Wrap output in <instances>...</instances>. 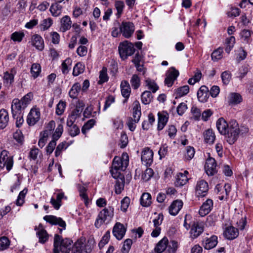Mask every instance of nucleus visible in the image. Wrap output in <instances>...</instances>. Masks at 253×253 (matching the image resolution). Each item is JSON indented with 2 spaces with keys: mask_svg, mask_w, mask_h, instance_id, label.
Returning a JSON list of instances; mask_svg holds the SVG:
<instances>
[{
  "mask_svg": "<svg viewBox=\"0 0 253 253\" xmlns=\"http://www.w3.org/2000/svg\"><path fill=\"white\" fill-rule=\"evenodd\" d=\"M216 127L220 134L226 135V140L230 144L235 142L240 132H247L248 131V128L244 126L240 128L235 120H232L228 124L223 118H220L217 121Z\"/></svg>",
  "mask_w": 253,
  "mask_h": 253,
  "instance_id": "f257e3e1",
  "label": "nucleus"
},
{
  "mask_svg": "<svg viewBox=\"0 0 253 253\" xmlns=\"http://www.w3.org/2000/svg\"><path fill=\"white\" fill-rule=\"evenodd\" d=\"M114 216V208L108 207L102 210L98 214L94 225L99 228L103 224H108L112 220Z\"/></svg>",
  "mask_w": 253,
  "mask_h": 253,
  "instance_id": "f03ea898",
  "label": "nucleus"
},
{
  "mask_svg": "<svg viewBox=\"0 0 253 253\" xmlns=\"http://www.w3.org/2000/svg\"><path fill=\"white\" fill-rule=\"evenodd\" d=\"M118 48L120 57L123 60H125L128 56L132 55L135 51L133 44L126 41L120 43Z\"/></svg>",
  "mask_w": 253,
  "mask_h": 253,
  "instance_id": "7ed1b4c3",
  "label": "nucleus"
},
{
  "mask_svg": "<svg viewBox=\"0 0 253 253\" xmlns=\"http://www.w3.org/2000/svg\"><path fill=\"white\" fill-rule=\"evenodd\" d=\"M92 247L90 244L84 243V239L78 240L72 247L71 253H90Z\"/></svg>",
  "mask_w": 253,
  "mask_h": 253,
  "instance_id": "20e7f679",
  "label": "nucleus"
},
{
  "mask_svg": "<svg viewBox=\"0 0 253 253\" xmlns=\"http://www.w3.org/2000/svg\"><path fill=\"white\" fill-rule=\"evenodd\" d=\"M128 156L126 153L122 154V158L115 157L112 163V168L114 169L125 170L128 164Z\"/></svg>",
  "mask_w": 253,
  "mask_h": 253,
  "instance_id": "39448f33",
  "label": "nucleus"
},
{
  "mask_svg": "<svg viewBox=\"0 0 253 253\" xmlns=\"http://www.w3.org/2000/svg\"><path fill=\"white\" fill-rule=\"evenodd\" d=\"M8 152L6 150H3L0 155V169H2L6 167L8 171H9L13 164L12 157L8 156Z\"/></svg>",
  "mask_w": 253,
  "mask_h": 253,
  "instance_id": "423d86ee",
  "label": "nucleus"
},
{
  "mask_svg": "<svg viewBox=\"0 0 253 253\" xmlns=\"http://www.w3.org/2000/svg\"><path fill=\"white\" fill-rule=\"evenodd\" d=\"M84 104L82 102H79L76 108L72 111L70 115H69L67 121V126L72 125L74 123L76 119L79 118L82 112Z\"/></svg>",
  "mask_w": 253,
  "mask_h": 253,
  "instance_id": "0eeeda50",
  "label": "nucleus"
},
{
  "mask_svg": "<svg viewBox=\"0 0 253 253\" xmlns=\"http://www.w3.org/2000/svg\"><path fill=\"white\" fill-rule=\"evenodd\" d=\"M134 25L131 22H123L120 26V32L126 38H129L134 32Z\"/></svg>",
  "mask_w": 253,
  "mask_h": 253,
  "instance_id": "6e6552de",
  "label": "nucleus"
},
{
  "mask_svg": "<svg viewBox=\"0 0 253 253\" xmlns=\"http://www.w3.org/2000/svg\"><path fill=\"white\" fill-rule=\"evenodd\" d=\"M209 190V185L207 181L204 180H199L196 186V193L197 196L203 197L205 196Z\"/></svg>",
  "mask_w": 253,
  "mask_h": 253,
  "instance_id": "1a4fd4ad",
  "label": "nucleus"
},
{
  "mask_svg": "<svg viewBox=\"0 0 253 253\" xmlns=\"http://www.w3.org/2000/svg\"><path fill=\"white\" fill-rule=\"evenodd\" d=\"M179 75V72L174 67L170 68L168 71L165 80V84L169 87L171 86L174 81Z\"/></svg>",
  "mask_w": 253,
  "mask_h": 253,
  "instance_id": "9d476101",
  "label": "nucleus"
},
{
  "mask_svg": "<svg viewBox=\"0 0 253 253\" xmlns=\"http://www.w3.org/2000/svg\"><path fill=\"white\" fill-rule=\"evenodd\" d=\"M25 108V105L19 99H14L11 104V111L13 117L15 118L18 114H22V110Z\"/></svg>",
  "mask_w": 253,
  "mask_h": 253,
  "instance_id": "9b49d317",
  "label": "nucleus"
},
{
  "mask_svg": "<svg viewBox=\"0 0 253 253\" xmlns=\"http://www.w3.org/2000/svg\"><path fill=\"white\" fill-rule=\"evenodd\" d=\"M204 231V226L198 222H194L190 231V237L193 239L199 237Z\"/></svg>",
  "mask_w": 253,
  "mask_h": 253,
  "instance_id": "f8f14e48",
  "label": "nucleus"
},
{
  "mask_svg": "<svg viewBox=\"0 0 253 253\" xmlns=\"http://www.w3.org/2000/svg\"><path fill=\"white\" fill-rule=\"evenodd\" d=\"M40 118V112L39 109L33 108L27 116V122L30 126H34L39 121Z\"/></svg>",
  "mask_w": 253,
  "mask_h": 253,
  "instance_id": "ddd939ff",
  "label": "nucleus"
},
{
  "mask_svg": "<svg viewBox=\"0 0 253 253\" xmlns=\"http://www.w3.org/2000/svg\"><path fill=\"white\" fill-rule=\"evenodd\" d=\"M205 168L208 175H213L217 172L216 163L212 158H209L207 160Z\"/></svg>",
  "mask_w": 253,
  "mask_h": 253,
  "instance_id": "4468645a",
  "label": "nucleus"
},
{
  "mask_svg": "<svg viewBox=\"0 0 253 253\" xmlns=\"http://www.w3.org/2000/svg\"><path fill=\"white\" fill-rule=\"evenodd\" d=\"M153 152L148 148L144 149L142 152L141 161L146 166H150L153 162Z\"/></svg>",
  "mask_w": 253,
  "mask_h": 253,
  "instance_id": "2eb2a0df",
  "label": "nucleus"
},
{
  "mask_svg": "<svg viewBox=\"0 0 253 253\" xmlns=\"http://www.w3.org/2000/svg\"><path fill=\"white\" fill-rule=\"evenodd\" d=\"M126 232V228L120 222L116 223L113 227V234L118 240H121L124 237Z\"/></svg>",
  "mask_w": 253,
  "mask_h": 253,
  "instance_id": "dca6fc26",
  "label": "nucleus"
},
{
  "mask_svg": "<svg viewBox=\"0 0 253 253\" xmlns=\"http://www.w3.org/2000/svg\"><path fill=\"white\" fill-rule=\"evenodd\" d=\"M43 219L51 224L58 225L63 229L66 228L65 222L60 217H57L54 215H45Z\"/></svg>",
  "mask_w": 253,
  "mask_h": 253,
  "instance_id": "f3484780",
  "label": "nucleus"
},
{
  "mask_svg": "<svg viewBox=\"0 0 253 253\" xmlns=\"http://www.w3.org/2000/svg\"><path fill=\"white\" fill-rule=\"evenodd\" d=\"M31 44L39 50L44 48V42L42 37L38 34L34 35L31 38Z\"/></svg>",
  "mask_w": 253,
  "mask_h": 253,
  "instance_id": "a211bd4d",
  "label": "nucleus"
},
{
  "mask_svg": "<svg viewBox=\"0 0 253 253\" xmlns=\"http://www.w3.org/2000/svg\"><path fill=\"white\" fill-rule=\"evenodd\" d=\"M158 123L157 128L159 130H161L164 128L168 122L169 114L167 112L163 111L162 112L158 113Z\"/></svg>",
  "mask_w": 253,
  "mask_h": 253,
  "instance_id": "6ab92c4d",
  "label": "nucleus"
},
{
  "mask_svg": "<svg viewBox=\"0 0 253 253\" xmlns=\"http://www.w3.org/2000/svg\"><path fill=\"white\" fill-rule=\"evenodd\" d=\"M213 206V202L211 199H208L201 207L199 213L201 216H204L211 211Z\"/></svg>",
  "mask_w": 253,
  "mask_h": 253,
  "instance_id": "aec40b11",
  "label": "nucleus"
},
{
  "mask_svg": "<svg viewBox=\"0 0 253 253\" xmlns=\"http://www.w3.org/2000/svg\"><path fill=\"white\" fill-rule=\"evenodd\" d=\"M209 89L205 85H202L197 92L198 100L201 102H205L209 97Z\"/></svg>",
  "mask_w": 253,
  "mask_h": 253,
  "instance_id": "412c9836",
  "label": "nucleus"
},
{
  "mask_svg": "<svg viewBox=\"0 0 253 253\" xmlns=\"http://www.w3.org/2000/svg\"><path fill=\"white\" fill-rule=\"evenodd\" d=\"M183 206V202L181 200H176L174 201L169 207V212L172 215H176Z\"/></svg>",
  "mask_w": 253,
  "mask_h": 253,
  "instance_id": "4be33fe9",
  "label": "nucleus"
},
{
  "mask_svg": "<svg viewBox=\"0 0 253 253\" xmlns=\"http://www.w3.org/2000/svg\"><path fill=\"white\" fill-rule=\"evenodd\" d=\"M238 229L233 226L227 227L224 232V237L228 240H233L238 237Z\"/></svg>",
  "mask_w": 253,
  "mask_h": 253,
  "instance_id": "5701e85b",
  "label": "nucleus"
},
{
  "mask_svg": "<svg viewBox=\"0 0 253 253\" xmlns=\"http://www.w3.org/2000/svg\"><path fill=\"white\" fill-rule=\"evenodd\" d=\"M133 118L134 122H138L141 115V107L138 100H135L133 103Z\"/></svg>",
  "mask_w": 253,
  "mask_h": 253,
  "instance_id": "b1692460",
  "label": "nucleus"
},
{
  "mask_svg": "<svg viewBox=\"0 0 253 253\" xmlns=\"http://www.w3.org/2000/svg\"><path fill=\"white\" fill-rule=\"evenodd\" d=\"M9 115L8 112L2 109L0 110V129L4 128L8 125Z\"/></svg>",
  "mask_w": 253,
  "mask_h": 253,
  "instance_id": "393cba45",
  "label": "nucleus"
},
{
  "mask_svg": "<svg viewBox=\"0 0 253 253\" xmlns=\"http://www.w3.org/2000/svg\"><path fill=\"white\" fill-rule=\"evenodd\" d=\"M60 24L61 31L65 32L71 28L72 22L70 17L69 16L66 15L61 19Z\"/></svg>",
  "mask_w": 253,
  "mask_h": 253,
  "instance_id": "a878e982",
  "label": "nucleus"
},
{
  "mask_svg": "<svg viewBox=\"0 0 253 253\" xmlns=\"http://www.w3.org/2000/svg\"><path fill=\"white\" fill-rule=\"evenodd\" d=\"M121 88L122 94L123 97L126 98V99L124 101V102H125L127 101V99L130 95L131 89L128 83L126 81L122 82Z\"/></svg>",
  "mask_w": 253,
  "mask_h": 253,
  "instance_id": "bb28decb",
  "label": "nucleus"
},
{
  "mask_svg": "<svg viewBox=\"0 0 253 253\" xmlns=\"http://www.w3.org/2000/svg\"><path fill=\"white\" fill-rule=\"evenodd\" d=\"M204 141L209 144H212L215 139V134L211 129H208L203 133Z\"/></svg>",
  "mask_w": 253,
  "mask_h": 253,
  "instance_id": "cd10ccee",
  "label": "nucleus"
},
{
  "mask_svg": "<svg viewBox=\"0 0 253 253\" xmlns=\"http://www.w3.org/2000/svg\"><path fill=\"white\" fill-rule=\"evenodd\" d=\"M217 238L215 236H212L210 238H207L203 242V245L207 250H210L217 245Z\"/></svg>",
  "mask_w": 253,
  "mask_h": 253,
  "instance_id": "c85d7f7f",
  "label": "nucleus"
},
{
  "mask_svg": "<svg viewBox=\"0 0 253 253\" xmlns=\"http://www.w3.org/2000/svg\"><path fill=\"white\" fill-rule=\"evenodd\" d=\"M72 243V241L68 238L62 240V243L60 247L62 253H71V248Z\"/></svg>",
  "mask_w": 253,
  "mask_h": 253,
  "instance_id": "c756f323",
  "label": "nucleus"
},
{
  "mask_svg": "<svg viewBox=\"0 0 253 253\" xmlns=\"http://www.w3.org/2000/svg\"><path fill=\"white\" fill-rule=\"evenodd\" d=\"M39 230L37 232V234L39 239V242L43 244L48 239V235L45 230L42 228V224H40L38 227Z\"/></svg>",
  "mask_w": 253,
  "mask_h": 253,
  "instance_id": "7c9ffc66",
  "label": "nucleus"
},
{
  "mask_svg": "<svg viewBox=\"0 0 253 253\" xmlns=\"http://www.w3.org/2000/svg\"><path fill=\"white\" fill-rule=\"evenodd\" d=\"M58 0L51 4L49 10L53 16L58 17L61 14L62 11V6L59 4Z\"/></svg>",
  "mask_w": 253,
  "mask_h": 253,
  "instance_id": "2f4dec72",
  "label": "nucleus"
},
{
  "mask_svg": "<svg viewBox=\"0 0 253 253\" xmlns=\"http://www.w3.org/2000/svg\"><path fill=\"white\" fill-rule=\"evenodd\" d=\"M168 244V239L166 237L163 238L157 244L155 248V251L157 253H162L167 249Z\"/></svg>",
  "mask_w": 253,
  "mask_h": 253,
  "instance_id": "473e14b6",
  "label": "nucleus"
},
{
  "mask_svg": "<svg viewBox=\"0 0 253 253\" xmlns=\"http://www.w3.org/2000/svg\"><path fill=\"white\" fill-rule=\"evenodd\" d=\"M81 90V86L80 84L79 83L74 84L69 91V96L73 99L76 98Z\"/></svg>",
  "mask_w": 253,
  "mask_h": 253,
  "instance_id": "72a5a7b5",
  "label": "nucleus"
},
{
  "mask_svg": "<svg viewBox=\"0 0 253 253\" xmlns=\"http://www.w3.org/2000/svg\"><path fill=\"white\" fill-rule=\"evenodd\" d=\"M235 43V38L234 36H231L225 40V50L226 52L229 54L234 46Z\"/></svg>",
  "mask_w": 253,
  "mask_h": 253,
  "instance_id": "f704fd0d",
  "label": "nucleus"
},
{
  "mask_svg": "<svg viewBox=\"0 0 253 253\" xmlns=\"http://www.w3.org/2000/svg\"><path fill=\"white\" fill-rule=\"evenodd\" d=\"M242 101L241 95L238 93H231L229 96V103L231 104H238Z\"/></svg>",
  "mask_w": 253,
  "mask_h": 253,
  "instance_id": "c9c22d12",
  "label": "nucleus"
},
{
  "mask_svg": "<svg viewBox=\"0 0 253 253\" xmlns=\"http://www.w3.org/2000/svg\"><path fill=\"white\" fill-rule=\"evenodd\" d=\"M189 91V87L187 85L177 88L174 92L176 98L181 97L186 95Z\"/></svg>",
  "mask_w": 253,
  "mask_h": 253,
  "instance_id": "e433bc0d",
  "label": "nucleus"
},
{
  "mask_svg": "<svg viewBox=\"0 0 253 253\" xmlns=\"http://www.w3.org/2000/svg\"><path fill=\"white\" fill-rule=\"evenodd\" d=\"M125 185V178L124 176H121L117 179L115 185V192L117 194H120L124 189Z\"/></svg>",
  "mask_w": 253,
  "mask_h": 253,
  "instance_id": "4c0bfd02",
  "label": "nucleus"
},
{
  "mask_svg": "<svg viewBox=\"0 0 253 253\" xmlns=\"http://www.w3.org/2000/svg\"><path fill=\"white\" fill-rule=\"evenodd\" d=\"M141 205L143 207H148L151 204V196L148 193H143L140 198Z\"/></svg>",
  "mask_w": 253,
  "mask_h": 253,
  "instance_id": "58836bf2",
  "label": "nucleus"
},
{
  "mask_svg": "<svg viewBox=\"0 0 253 253\" xmlns=\"http://www.w3.org/2000/svg\"><path fill=\"white\" fill-rule=\"evenodd\" d=\"M142 102L145 105L149 104L152 101L153 96L150 91H144L141 96Z\"/></svg>",
  "mask_w": 253,
  "mask_h": 253,
  "instance_id": "ea45409f",
  "label": "nucleus"
},
{
  "mask_svg": "<svg viewBox=\"0 0 253 253\" xmlns=\"http://www.w3.org/2000/svg\"><path fill=\"white\" fill-rule=\"evenodd\" d=\"M28 190L26 188L21 191L18 196L16 201L15 204L18 206H22L25 202V196L27 194Z\"/></svg>",
  "mask_w": 253,
  "mask_h": 253,
  "instance_id": "a19ab883",
  "label": "nucleus"
},
{
  "mask_svg": "<svg viewBox=\"0 0 253 253\" xmlns=\"http://www.w3.org/2000/svg\"><path fill=\"white\" fill-rule=\"evenodd\" d=\"M61 237L58 234H55L54 238V253H59V248L62 243Z\"/></svg>",
  "mask_w": 253,
  "mask_h": 253,
  "instance_id": "79ce46f5",
  "label": "nucleus"
},
{
  "mask_svg": "<svg viewBox=\"0 0 253 253\" xmlns=\"http://www.w3.org/2000/svg\"><path fill=\"white\" fill-rule=\"evenodd\" d=\"M84 70V66L81 62H78L73 68V75L77 76L83 73Z\"/></svg>",
  "mask_w": 253,
  "mask_h": 253,
  "instance_id": "37998d69",
  "label": "nucleus"
},
{
  "mask_svg": "<svg viewBox=\"0 0 253 253\" xmlns=\"http://www.w3.org/2000/svg\"><path fill=\"white\" fill-rule=\"evenodd\" d=\"M188 181V178L185 174L179 173L177 176L175 184L177 186H183L186 184Z\"/></svg>",
  "mask_w": 253,
  "mask_h": 253,
  "instance_id": "c03bdc74",
  "label": "nucleus"
},
{
  "mask_svg": "<svg viewBox=\"0 0 253 253\" xmlns=\"http://www.w3.org/2000/svg\"><path fill=\"white\" fill-rule=\"evenodd\" d=\"M41 72V67L39 64L34 63L31 68V73L34 78H37Z\"/></svg>",
  "mask_w": 253,
  "mask_h": 253,
  "instance_id": "a18cd8bd",
  "label": "nucleus"
},
{
  "mask_svg": "<svg viewBox=\"0 0 253 253\" xmlns=\"http://www.w3.org/2000/svg\"><path fill=\"white\" fill-rule=\"evenodd\" d=\"M223 52V48L220 47L214 50L211 55L212 60L214 61H217L221 59L222 57Z\"/></svg>",
  "mask_w": 253,
  "mask_h": 253,
  "instance_id": "49530a36",
  "label": "nucleus"
},
{
  "mask_svg": "<svg viewBox=\"0 0 253 253\" xmlns=\"http://www.w3.org/2000/svg\"><path fill=\"white\" fill-rule=\"evenodd\" d=\"M72 63V61L70 58H67L63 62L61 65V70L64 74H67L69 72V67L71 66Z\"/></svg>",
  "mask_w": 253,
  "mask_h": 253,
  "instance_id": "de8ad7c7",
  "label": "nucleus"
},
{
  "mask_svg": "<svg viewBox=\"0 0 253 253\" xmlns=\"http://www.w3.org/2000/svg\"><path fill=\"white\" fill-rule=\"evenodd\" d=\"M55 127V122L54 121H51L47 125L45 129L42 133L45 135L47 134L48 136L49 135L52 134V131L54 129Z\"/></svg>",
  "mask_w": 253,
  "mask_h": 253,
  "instance_id": "09e8293b",
  "label": "nucleus"
},
{
  "mask_svg": "<svg viewBox=\"0 0 253 253\" xmlns=\"http://www.w3.org/2000/svg\"><path fill=\"white\" fill-rule=\"evenodd\" d=\"M67 126L69 133L71 136L74 137L79 134L80 128L76 125L73 124L71 126Z\"/></svg>",
  "mask_w": 253,
  "mask_h": 253,
  "instance_id": "8fccbe9b",
  "label": "nucleus"
},
{
  "mask_svg": "<svg viewBox=\"0 0 253 253\" xmlns=\"http://www.w3.org/2000/svg\"><path fill=\"white\" fill-rule=\"evenodd\" d=\"M195 153V149L193 147L187 146L186 148L185 159L188 161L191 160L194 157Z\"/></svg>",
  "mask_w": 253,
  "mask_h": 253,
  "instance_id": "3c124183",
  "label": "nucleus"
},
{
  "mask_svg": "<svg viewBox=\"0 0 253 253\" xmlns=\"http://www.w3.org/2000/svg\"><path fill=\"white\" fill-rule=\"evenodd\" d=\"M9 244L10 241L7 237L3 236L0 238V251H3L8 248Z\"/></svg>",
  "mask_w": 253,
  "mask_h": 253,
  "instance_id": "603ef678",
  "label": "nucleus"
},
{
  "mask_svg": "<svg viewBox=\"0 0 253 253\" xmlns=\"http://www.w3.org/2000/svg\"><path fill=\"white\" fill-rule=\"evenodd\" d=\"M115 7L117 10V15L120 16L123 12L125 3L123 1L116 0L115 2Z\"/></svg>",
  "mask_w": 253,
  "mask_h": 253,
  "instance_id": "864d4df0",
  "label": "nucleus"
},
{
  "mask_svg": "<svg viewBox=\"0 0 253 253\" xmlns=\"http://www.w3.org/2000/svg\"><path fill=\"white\" fill-rule=\"evenodd\" d=\"M78 190L80 192V196L84 200L85 204L86 205L87 203L88 197L86 194V188L84 186L79 185Z\"/></svg>",
  "mask_w": 253,
  "mask_h": 253,
  "instance_id": "5fc2aeb1",
  "label": "nucleus"
},
{
  "mask_svg": "<svg viewBox=\"0 0 253 253\" xmlns=\"http://www.w3.org/2000/svg\"><path fill=\"white\" fill-rule=\"evenodd\" d=\"M95 121L93 119L88 121L82 127V132L83 134H85L87 130H88L93 127L95 124Z\"/></svg>",
  "mask_w": 253,
  "mask_h": 253,
  "instance_id": "6e6d98bb",
  "label": "nucleus"
},
{
  "mask_svg": "<svg viewBox=\"0 0 253 253\" xmlns=\"http://www.w3.org/2000/svg\"><path fill=\"white\" fill-rule=\"evenodd\" d=\"M66 107V103L63 101H60L56 106V114L61 115L64 112Z\"/></svg>",
  "mask_w": 253,
  "mask_h": 253,
  "instance_id": "4d7b16f0",
  "label": "nucleus"
},
{
  "mask_svg": "<svg viewBox=\"0 0 253 253\" xmlns=\"http://www.w3.org/2000/svg\"><path fill=\"white\" fill-rule=\"evenodd\" d=\"M146 85L148 86V89H151L153 93L155 92L159 88L158 86L154 82L150 79H147L145 81Z\"/></svg>",
  "mask_w": 253,
  "mask_h": 253,
  "instance_id": "13d9d810",
  "label": "nucleus"
},
{
  "mask_svg": "<svg viewBox=\"0 0 253 253\" xmlns=\"http://www.w3.org/2000/svg\"><path fill=\"white\" fill-rule=\"evenodd\" d=\"M140 80L139 78L137 75H133L130 80V83L132 87L136 89L140 86Z\"/></svg>",
  "mask_w": 253,
  "mask_h": 253,
  "instance_id": "bf43d9fd",
  "label": "nucleus"
},
{
  "mask_svg": "<svg viewBox=\"0 0 253 253\" xmlns=\"http://www.w3.org/2000/svg\"><path fill=\"white\" fill-rule=\"evenodd\" d=\"M12 72V71H11V73L6 72L4 73L3 80L7 84H11L14 81V75Z\"/></svg>",
  "mask_w": 253,
  "mask_h": 253,
  "instance_id": "052dcab7",
  "label": "nucleus"
},
{
  "mask_svg": "<svg viewBox=\"0 0 253 253\" xmlns=\"http://www.w3.org/2000/svg\"><path fill=\"white\" fill-rule=\"evenodd\" d=\"M153 173V170L151 168H148L142 174V178L144 180L148 181L152 177Z\"/></svg>",
  "mask_w": 253,
  "mask_h": 253,
  "instance_id": "680f3d73",
  "label": "nucleus"
},
{
  "mask_svg": "<svg viewBox=\"0 0 253 253\" xmlns=\"http://www.w3.org/2000/svg\"><path fill=\"white\" fill-rule=\"evenodd\" d=\"M52 20L50 18L44 19L41 24V29L43 30L48 29L52 24Z\"/></svg>",
  "mask_w": 253,
  "mask_h": 253,
  "instance_id": "e2e57ef3",
  "label": "nucleus"
},
{
  "mask_svg": "<svg viewBox=\"0 0 253 253\" xmlns=\"http://www.w3.org/2000/svg\"><path fill=\"white\" fill-rule=\"evenodd\" d=\"M130 203V199L128 197H126L121 201V209L125 212L126 211Z\"/></svg>",
  "mask_w": 253,
  "mask_h": 253,
  "instance_id": "0e129e2a",
  "label": "nucleus"
},
{
  "mask_svg": "<svg viewBox=\"0 0 253 253\" xmlns=\"http://www.w3.org/2000/svg\"><path fill=\"white\" fill-rule=\"evenodd\" d=\"M24 36L23 33L14 32L11 36V39L14 42H20Z\"/></svg>",
  "mask_w": 253,
  "mask_h": 253,
  "instance_id": "69168bd1",
  "label": "nucleus"
},
{
  "mask_svg": "<svg viewBox=\"0 0 253 253\" xmlns=\"http://www.w3.org/2000/svg\"><path fill=\"white\" fill-rule=\"evenodd\" d=\"M221 77L223 83L225 84H227L231 80V74L228 71H225L222 73Z\"/></svg>",
  "mask_w": 253,
  "mask_h": 253,
  "instance_id": "338daca9",
  "label": "nucleus"
},
{
  "mask_svg": "<svg viewBox=\"0 0 253 253\" xmlns=\"http://www.w3.org/2000/svg\"><path fill=\"white\" fill-rule=\"evenodd\" d=\"M168 252L169 253H175L177 248V243L176 241H172L169 245H168Z\"/></svg>",
  "mask_w": 253,
  "mask_h": 253,
  "instance_id": "774afa93",
  "label": "nucleus"
}]
</instances>
